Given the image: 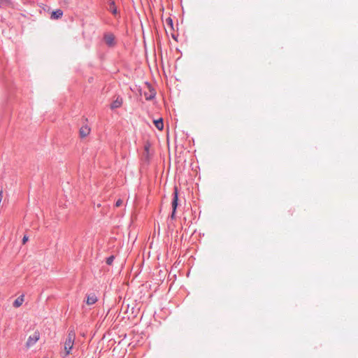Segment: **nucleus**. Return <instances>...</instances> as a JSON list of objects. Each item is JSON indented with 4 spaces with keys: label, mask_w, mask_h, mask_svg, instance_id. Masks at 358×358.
Segmentation results:
<instances>
[{
    "label": "nucleus",
    "mask_w": 358,
    "mask_h": 358,
    "mask_svg": "<svg viewBox=\"0 0 358 358\" xmlns=\"http://www.w3.org/2000/svg\"><path fill=\"white\" fill-rule=\"evenodd\" d=\"M150 145L149 143H146L144 145L145 157L146 159H149V151Z\"/></svg>",
    "instance_id": "obj_13"
},
{
    "label": "nucleus",
    "mask_w": 358,
    "mask_h": 358,
    "mask_svg": "<svg viewBox=\"0 0 358 358\" xmlns=\"http://www.w3.org/2000/svg\"><path fill=\"white\" fill-rule=\"evenodd\" d=\"M145 85L147 86V87H148V89L149 90V92H144L145 99L147 101H151V100H152V99H154L155 98L156 91L152 87V85L150 83L145 82Z\"/></svg>",
    "instance_id": "obj_3"
},
{
    "label": "nucleus",
    "mask_w": 358,
    "mask_h": 358,
    "mask_svg": "<svg viewBox=\"0 0 358 358\" xmlns=\"http://www.w3.org/2000/svg\"><path fill=\"white\" fill-rule=\"evenodd\" d=\"M166 23L169 27L171 30H173V22L171 17H169L168 18H166Z\"/></svg>",
    "instance_id": "obj_14"
},
{
    "label": "nucleus",
    "mask_w": 358,
    "mask_h": 358,
    "mask_svg": "<svg viewBox=\"0 0 358 358\" xmlns=\"http://www.w3.org/2000/svg\"><path fill=\"white\" fill-rule=\"evenodd\" d=\"M122 200L119 199L116 201L115 203V206L116 207H120V206H122Z\"/></svg>",
    "instance_id": "obj_17"
},
{
    "label": "nucleus",
    "mask_w": 358,
    "mask_h": 358,
    "mask_svg": "<svg viewBox=\"0 0 358 358\" xmlns=\"http://www.w3.org/2000/svg\"><path fill=\"white\" fill-rule=\"evenodd\" d=\"M178 206V189L176 186L174 187V191L173 193V199L171 202L172 212L170 215L171 220L176 218V210Z\"/></svg>",
    "instance_id": "obj_2"
},
{
    "label": "nucleus",
    "mask_w": 358,
    "mask_h": 358,
    "mask_svg": "<svg viewBox=\"0 0 358 358\" xmlns=\"http://www.w3.org/2000/svg\"><path fill=\"white\" fill-rule=\"evenodd\" d=\"M90 128L88 126H83L79 130V134L80 138H85L90 133Z\"/></svg>",
    "instance_id": "obj_8"
},
{
    "label": "nucleus",
    "mask_w": 358,
    "mask_h": 358,
    "mask_svg": "<svg viewBox=\"0 0 358 358\" xmlns=\"http://www.w3.org/2000/svg\"><path fill=\"white\" fill-rule=\"evenodd\" d=\"M11 4V1L10 0H0V6H7Z\"/></svg>",
    "instance_id": "obj_16"
},
{
    "label": "nucleus",
    "mask_w": 358,
    "mask_h": 358,
    "mask_svg": "<svg viewBox=\"0 0 358 358\" xmlns=\"http://www.w3.org/2000/svg\"><path fill=\"white\" fill-rule=\"evenodd\" d=\"M122 104V99L117 97L115 101H113L110 104L111 109H115L120 108Z\"/></svg>",
    "instance_id": "obj_10"
},
{
    "label": "nucleus",
    "mask_w": 358,
    "mask_h": 358,
    "mask_svg": "<svg viewBox=\"0 0 358 358\" xmlns=\"http://www.w3.org/2000/svg\"><path fill=\"white\" fill-rule=\"evenodd\" d=\"M107 10L114 15H117V9L115 1L113 0H107Z\"/></svg>",
    "instance_id": "obj_6"
},
{
    "label": "nucleus",
    "mask_w": 358,
    "mask_h": 358,
    "mask_svg": "<svg viewBox=\"0 0 358 358\" xmlns=\"http://www.w3.org/2000/svg\"><path fill=\"white\" fill-rule=\"evenodd\" d=\"M114 259H115V256L114 255H110V256H109L108 257L106 258V263L108 265L110 266V265H112Z\"/></svg>",
    "instance_id": "obj_15"
},
{
    "label": "nucleus",
    "mask_w": 358,
    "mask_h": 358,
    "mask_svg": "<svg viewBox=\"0 0 358 358\" xmlns=\"http://www.w3.org/2000/svg\"><path fill=\"white\" fill-rule=\"evenodd\" d=\"M87 300H86V303L87 305H93L94 304L98 299H97V296H96V294L93 292L92 293H90V294H87Z\"/></svg>",
    "instance_id": "obj_7"
},
{
    "label": "nucleus",
    "mask_w": 358,
    "mask_h": 358,
    "mask_svg": "<svg viewBox=\"0 0 358 358\" xmlns=\"http://www.w3.org/2000/svg\"><path fill=\"white\" fill-rule=\"evenodd\" d=\"M24 301V295H20V296H18L13 302V306L15 307V308H19L23 303Z\"/></svg>",
    "instance_id": "obj_12"
},
{
    "label": "nucleus",
    "mask_w": 358,
    "mask_h": 358,
    "mask_svg": "<svg viewBox=\"0 0 358 358\" xmlns=\"http://www.w3.org/2000/svg\"><path fill=\"white\" fill-rule=\"evenodd\" d=\"M28 241V236L24 235L22 238V243L24 244Z\"/></svg>",
    "instance_id": "obj_18"
},
{
    "label": "nucleus",
    "mask_w": 358,
    "mask_h": 358,
    "mask_svg": "<svg viewBox=\"0 0 358 358\" xmlns=\"http://www.w3.org/2000/svg\"><path fill=\"white\" fill-rule=\"evenodd\" d=\"M44 358H48V357H44Z\"/></svg>",
    "instance_id": "obj_20"
},
{
    "label": "nucleus",
    "mask_w": 358,
    "mask_h": 358,
    "mask_svg": "<svg viewBox=\"0 0 358 358\" xmlns=\"http://www.w3.org/2000/svg\"><path fill=\"white\" fill-rule=\"evenodd\" d=\"M63 16V11L61 9H57L55 11H52L51 13L50 18L52 20H58Z\"/></svg>",
    "instance_id": "obj_9"
},
{
    "label": "nucleus",
    "mask_w": 358,
    "mask_h": 358,
    "mask_svg": "<svg viewBox=\"0 0 358 358\" xmlns=\"http://www.w3.org/2000/svg\"><path fill=\"white\" fill-rule=\"evenodd\" d=\"M103 40L109 47H113L115 45V36L111 33L105 34L103 36Z\"/></svg>",
    "instance_id": "obj_5"
},
{
    "label": "nucleus",
    "mask_w": 358,
    "mask_h": 358,
    "mask_svg": "<svg viewBox=\"0 0 358 358\" xmlns=\"http://www.w3.org/2000/svg\"><path fill=\"white\" fill-rule=\"evenodd\" d=\"M40 338V333L36 331L32 335L29 336L26 343V346L30 348L34 345Z\"/></svg>",
    "instance_id": "obj_4"
},
{
    "label": "nucleus",
    "mask_w": 358,
    "mask_h": 358,
    "mask_svg": "<svg viewBox=\"0 0 358 358\" xmlns=\"http://www.w3.org/2000/svg\"><path fill=\"white\" fill-rule=\"evenodd\" d=\"M76 339V332L73 328L69 329L68 335L64 342V351L62 352V356L66 357L71 354Z\"/></svg>",
    "instance_id": "obj_1"
},
{
    "label": "nucleus",
    "mask_w": 358,
    "mask_h": 358,
    "mask_svg": "<svg viewBox=\"0 0 358 358\" xmlns=\"http://www.w3.org/2000/svg\"><path fill=\"white\" fill-rule=\"evenodd\" d=\"M171 37H172L174 40L177 41L178 35H176V34H171Z\"/></svg>",
    "instance_id": "obj_19"
},
{
    "label": "nucleus",
    "mask_w": 358,
    "mask_h": 358,
    "mask_svg": "<svg viewBox=\"0 0 358 358\" xmlns=\"http://www.w3.org/2000/svg\"><path fill=\"white\" fill-rule=\"evenodd\" d=\"M154 124L157 129L162 131L164 129V121L162 118H159L154 120Z\"/></svg>",
    "instance_id": "obj_11"
}]
</instances>
